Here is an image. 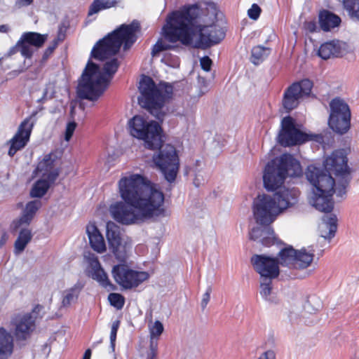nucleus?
Returning a JSON list of instances; mask_svg holds the SVG:
<instances>
[{"instance_id": "obj_1", "label": "nucleus", "mask_w": 359, "mask_h": 359, "mask_svg": "<svg viewBox=\"0 0 359 359\" xmlns=\"http://www.w3.org/2000/svg\"><path fill=\"white\" fill-rule=\"evenodd\" d=\"M302 174L299 162L290 154H283L266 165L263 171L264 187L274 193L258 195L254 199L252 211L257 223L268 226L298 203L299 191L283 184L287 176L297 177Z\"/></svg>"}, {"instance_id": "obj_2", "label": "nucleus", "mask_w": 359, "mask_h": 359, "mask_svg": "<svg viewBox=\"0 0 359 359\" xmlns=\"http://www.w3.org/2000/svg\"><path fill=\"white\" fill-rule=\"evenodd\" d=\"M117 186L122 201L112 203L109 210L118 223L127 226L138 224L154 216L165 215L163 192L142 175L126 173Z\"/></svg>"}, {"instance_id": "obj_3", "label": "nucleus", "mask_w": 359, "mask_h": 359, "mask_svg": "<svg viewBox=\"0 0 359 359\" xmlns=\"http://www.w3.org/2000/svg\"><path fill=\"white\" fill-rule=\"evenodd\" d=\"M198 9L196 5L184 8L170 13L166 18L161 34L170 43L180 42L182 45H215L225 37V31L216 22L217 9L210 5L208 14L210 20H203V23H192Z\"/></svg>"}, {"instance_id": "obj_4", "label": "nucleus", "mask_w": 359, "mask_h": 359, "mask_svg": "<svg viewBox=\"0 0 359 359\" xmlns=\"http://www.w3.org/2000/svg\"><path fill=\"white\" fill-rule=\"evenodd\" d=\"M118 65L116 59L107 61L102 70L88 62L79 81L77 93L79 97L91 101L97 100L107 88Z\"/></svg>"}, {"instance_id": "obj_5", "label": "nucleus", "mask_w": 359, "mask_h": 359, "mask_svg": "<svg viewBox=\"0 0 359 359\" xmlns=\"http://www.w3.org/2000/svg\"><path fill=\"white\" fill-rule=\"evenodd\" d=\"M305 175L311 184L308 194L309 204L320 212H331L334 207L332 195L335 186L332 175L316 165H309Z\"/></svg>"}, {"instance_id": "obj_6", "label": "nucleus", "mask_w": 359, "mask_h": 359, "mask_svg": "<svg viewBox=\"0 0 359 359\" xmlns=\"http://www.w3.org/2000/svg\"><path fill=\"white\" fill-rule=\"evenodd\" d=\"M141 95L138 97L140 104L150 110L151 114L157 119L163 121L165 112L161 110L164 102L172 94V86L165 83L156 86L149 76L141 78L139 85Z\"/></svg>"}, {"instance_id": "obj_7", "label": "nucleus", "mask_w": 359, "mask_h": 359, "mask_svg": "<svg viewBox=\"0 0 359 359\" xmlns=\"http://www.w3.org/2000/svg\"><path fill=\"white\" fill-rule=\"evenodd\" d=\"M130 135L143 142L145 148L156 150L163 142V130L159 123L136 115L128 122Z\"/></svg>"}, {"instance_id": "obj_8", "label": "nucleus", "mask_w": 359, "mask_h": 359, "mask_svg": "<svg viewBox=\"0 0 359 359\" xmlns=\"http://www.w3.org/2000/svg\"><path fill=\"white\" fill-rule=\"evenodd\" d=\"M157 149L159 151L153 155L152 161L165 179L172 182L175 180L180 168V159L176 149L170 144H162Z\"/></svg>"}, {"instance_id": "obj_9", "label": "nucleus", "mask_w": 359, "mask_h": 359, "mask_svg": "<svg viewBox=\"0 0 359 359\" xmlns=\"http://www.w3.org/2000/svg\"><path fill=\"white\" fill-rule=\"evenodd\" d=\"M278 142L283 146H292L313 140L321 143L323 137L321 135L307 134L302 131L290 116H286L281 121V130L278 137Z\"/></svg>"}, {"instance_id": "obj_10", "label": "nucleus", "mask_w": 359, "mask_h": 359, "mask_svg": "<svg viewBox=\"0 0 359 359\" xmlns=\"http://www.w3.org/2000/svg\"><path fill=\"white\" fill-rule=\"evenodd\" d=\"M141 31L140 22L135 20L130 24H122L95 45H133L140 36Z\"/></svg>"}, {"instance_id": "obj_11", "label": "nucleus", "mask_w": 359, "mask_h": 359, "mask_svg": "<svg viewBox=\"0 0 359 359\" xmlns=\"http://www.w3.org/2000/svg\"><path fill=\"white\" fill-rule=\"evenodd\" d=\"M111 274L115 282L125 290L136 288L150 277L147 271L133 269L125 264L115 265Z\"/></svg>"}, {"instance_id": "obj_12", "label": "nucleus", "mask_w": 359, "mask_h": 359, "mask_svg": "<svg viewBox=\"0 0 359 359\" xmlns=\"http://www.w3.org/2000/svg\"><path fill=\"white\" fill-rule=\"evenodd\" d=\"M314 257V250L311 247L294 250L292 246L283 248L279 252L281 266L294 267L299 269L308 268Z\"/></svg>"}, {"instance_id": "obj_13", "label": "nucleus", "mask_w": 359, "mask_h": 359, "mask_svg": "<svg viewBox=\"0 0 359 359\" xmlns=\"http://www.w3.org/2000/svg\"><path fill=\"white\" fill-rule=\"evenodd\" d=\"M330 128L337 133H346L350 128L351 111L348 105L343 100L334 98L330 102Z\"/></svg>"}, {"instance_id": "obj_14", "label": "nucleus", "mask_w": 359, "mask_h": 359, "mask_svg": "<svg viewBox=\"0 0 359 359\" xmlns=\"http://www.w3.org/2000/svg\"><path fill=\"white\" fill-rule=\"evenodd\" d=\"M106 237L109 248L119 262H125L128 257L130 243L128 238L121 236L120 227L113 222L106 225Z\"/></svg>"}, {"instance_id": "obj_15", "label": "nucleus", "mask_w": 359, "mask_h": 359, "mask_svg": "<svg viewBox=\"0 0 359 359\" xmlns=\"http://www.w3.org/2000/svg\"><path fill=\"white\" fill-rule=\"evenodd\" d=\"M255 270L260 275V278H276L280 273L279 265H281L279 258L265 255H255L251 259Z\"/></svg>"}, {"instance_id": "obj_16", "label": "nucleus", "mask_w": 359, "mask_h": 359, "mask_svg": "<svg viewBox=\"0 0 359 359\" xmlns=\"http://www.w3.org/2000/svg\"><path fill=\"white\" fill-rule=\"evenodd\" d=\"M324 167L327 171L333 172L336 176L341 177L343 182L347 183L349 178V168L344 150L333 151L324 161Z\"/></svg>"}, {"instance_id": "obj_17", "label": "nucleus", "mask_w": 359, "mask_h": 359, "mask_svg": "<svg viewBox=\"0 0 359 359\" xmlns=\"http://www.w3.org/2000/svg\"><path fill=\"white\" fill-rule=\"evenodd\" d=\"M34 125V116L25 118L20 125L14 137L10 140L8 155L13 156L15 153L25 147L29 140L30 135Z\"/></svg>"}, {"instance_id": "obj_18", "label": "nucleus", "mask_w": 359, "mask_h": 359, "mask_svg": "<svg viewBox=\"0 0 359 359\" xmlns=\"http://www.w3.org/2000/svg\"><path fill=\"white\" fill-rule=\"evenodd\" d=\"M34 322L31 313H19L12 318L10 326L18 339H25L34 330Z\"/></svg>"}, {"instance_id": "obj_19", "label": "nucleus", "mask_w": 359, "mask_h": 359, "mask_svg": "<svg viewBox=\"0 0 359 359\" xmlns=\"http://www.w3.org/2000/svg\"><path fill=\"white\" fill-rule=\"evenodd\" d=\"M37 177H43L55 182L59 175L57 160L55 154H49L43 156L34 171Z\"/></svg>"}, {"instance_id": "obj_20", "label": "nucleus", "mask_w": 359, "mask_h": 359, "mask_svg": "<svg viewBox=\"0 0 359 359\" xmlns=\"http://www.w3.org/2000/svg\"><path fill=\"white\" fill-rule=\"evenodd\" d=\"M353 46H316L313 53L323 60L334 57H353Z\"/></svg>"}, {"instance_id": "obj_21", "label": "nucleus", "mask_w": 359, "mask_h": 359, "mask_svg": "<svg viewBox=\"0 0 359 359\" xmlns=\"http://www.w3.org/2000/svg\"><path fill=\"white\" fill-rule=\"evenodd\" d=\"M41 201L39 200H34L27 203L22 211L20 217L13 221V228L18 229L23 226H29L38 210L41 208Z\"/></svg>"}, {"instance_id": "obj_22", "label": "nucleus", "mask_w": 359, "mask_h": 359, "mask_svg": "<svg viewBox=\"0 0 359 359\" xmlns=\"http://www.w3.org/2000/svg\"><path fill=\"white\" fill-rule=\"evenodd\" d=\"M14 337L4 327H0V359H9L14 352Z\"/></svg>"}, {"instance_id": "obj_23", "label": "nucleus", "mask_w": 359, "mask_h": 359, "mask_svg": "<svg viewBox=\"0 0 359 359\" xmlns=\"http://www.w3.org/2000/svg\"><path fill=\"white\" fill-rule=\"evenodd\" d=\"M86 233L90 245L95 251L97 253H103L106 251L104 238L94 223H89L86 226Z\"/></svg>"}, {"instance_id": "obj_24", "label": "nucleus", "mask_w": 359, "mask_h": 359, "mask_svg": "<svg viewBox=\"0 0 359 359\" xmlns=\"http://www.w3.org/2000/svg\"><path fill=\"white\" fill-rule=\"evenodd\" d=\"M250 238L262 243L265 246L274 244L276 240L273 229L268 226L253 228L250 233Z\"/></svg>"}, {"instance_id": "obj_25", "label": "nucleus", "mask_w": 359, "mask_h": 359, "mask_svg": "<svg viewBox=\"0 0 359 359\" xmlns=\"http://www.w3.org/2000/svg\"><path fill=\"white\" fill-rule=\"evenodd\" d=\"M82 289L83 285L77 283L72 287L63 290L61 293L60 309H68L76 303Z\"/></svg>"}, {"instance_id": "obj_26", "label": "nucleus", "mask_w": 359, "mask_h": 359, "mask_svg": "<svg viewBox=\"0 0 359 359\" xmlns=\"http://www.w3.org/2000/svg\"><path fill=\"white\" fill-rule=\"evenodd\" d=\"M337 229V218L334 214L323 216L319 225L320 236L325 239H331L335 235Z\"/></svg>"}, {"instance_id": "obj_27", "label": "nucleus", "mask_w": 359, "mask_h": 359, "mask_svg": "<svg viewBox=\"0 0 359 359\" xmlns=\"http://www.w3.org/2000/svg\"><path fill=\"white\" fill-rule=\"evenodd\" d=\"M299 87L297 85H291L284 93L283 98V106L287 111H291L296 108L302 95L299 93Z\"/></svg>"}, {"instance_id": "obj_28", "label": "nucleus", "mask_w": 359, "mask_h": 359, "mask_svg": "<svg viewBox=\"0 0 359 359\" xmlns=\"http://www.w3.org/2000/svg\"><path fill=\"white\" fill-rule=\"evenodd\" d=\"M185 174L193 176V183L196 187L203 184L208 178V175L203 170L200 161H196L192 165L187 166Z\"/></svg>"}, {"instance_id": "obj_29", "label": "nucleus", "mask_w": 359, "mask_h": 359, "mask_svg": "<svg viewBox=\"0 0 359 359\" xmlns=\"http://www.w3.org/2000/svg\"><path fill=\"white\" fill-rule=\"evenodd\" d=\"M341 18L328 11H323L319 13L320 28L325 32L339 26Z\"/></svg>"}, {"instance_id": "obj_30", "label": "nucleus", "mask_w": 359, "mask_h": 359, "mask_svg": "<svg viewBox=\"0 0 359 359\" xmlns=\"http://www.w3.org/2000/svg\"><path fill=\"white\" fill-rule=\"evenodd\" d=\"M148 329L150 337L149 350L157 351L158 340L163 332V325L159 320L154 322L151 320L148 325Z\"/></svg>"}, {"instance_id": "obj_31", "label": "nucleus", "mask_w": 359, "mask_h": 359, "mask_svg": "<svg viewBox=\"0 0 359 359\" xmlns=\"http://www.w3.org/2000/svg\"><path fill=\"white\" fill-rule=\"evenodd\" d=\"M48 39V34L37 32H25L15 45H43Z\"/></svg>"}, {"instance_id": "obj_32", "label": "nucleus", "mask_w": 359, "mask_h": 359, "mask_svg": "<svg viewBox=\"0 0 359 359\" xmlns=\"http://www.w3.org/2000/svg\"><path fill=\"white\" fill-rule=\"evenodd\" d=\"M32 238L31 229L29 228H21L18 237L14 244V252L15 254L21 253Z\"/></svg>"}, {"instance_id": "obj_33", "label": "nucleus", "mask_w": 359, "mask_h": 359, "mask_svg": "<svg viewBox=\"0 0 359 359\" xmlns=\"http://www.w3.org/2000/svg\"><path fill=\"white\" fill-rule=\"evenodd\" d=\"M120 48L121 46H94L91 54L95 59L104 60L116 55Z\"/></svg>"}, {"instance_id": "obj_34", "label": "nucleus", "mask_w": 359, "mask_h": 359, "mask_svg": "<svg viewBox=\"0 0 359 359\" xmlns=\"http://www.w3.org/2000/svg\"><path fill=\"white\" fill-rule=\"evenodd\" d=\"M273 278H260V295L269 302L277 303L278 300L272 290L271 280Z\"/></svg>"}, {"instance_id": "obj_35", "label": "nucleus", "mask_w": 359, "mask_h": 359, "mask_svg": "<svg viewBox=\"0 0 359 359\" xmlns=\"http://www.w3.org/2000/svg\"><path fill=\"white\" fill-rule=\"evenodd\" d=\"M271 53L269 46H252L250 50V61L255 65L262 63Z\"/></svg>"}, {"instance_id": "obj_36", "label": "nucleus", "mask_w": 359, "mask_h": 359, "mask_svg": "<svg viewBox=\"0 0 359 359\" xmlns=\"http://www.w3.org/2000/svg\"><path fill=\"white\" fill-rule=\"evenodd\" d=\"M39 178L31 190L30 194L32 197H42L46 194L50 184L54 182L43 177Z\"/></svg>"}, {"instance_id": "obj_37", "label": "nucleus", "mask_w": 359, "mask_h": 359, "mask_svg": "<svg viewBox=\"0 0 359 359\" xmlns=\"http://www.w3.org/2000/svg\"><path fill=\"white\" fill-rule=\"evenodd\" d=\"M90 276L108 291L114 290L116 289V286L109 280L107 273L102 268L90 273Z\"/></svg>"}, {"instance_id": "obj_38", "label": "nucleus", "mask_w": 359, "mask_h": 359, "mask_svg": "<svg viewBox=\"0 0 359 359\" xmlns=\"http://www.w3.org/2000/svg\"><path fill=\"white\" fill-rule=\"evenodd\" d=\"M117 3V0H94L90 6L88 15H91L98 13L100 11L109 8L114 6Z\"/></svg>"}, {"instance_id": "obj_39", "label": "nucleus", "mask_w": 359, "mask_h": 359, "mask_svg": "<svg viewBox=\"0 0 359 359\" xmlns=\"http://www.w3.org/2000/svg\"><path fill=\"white\" fill-rule=\"evenodd\" d=\"M344 5L352 17L359 20V0H344Z\"/></svg>"}, {"instance_id": "obj_40", "label": "nucleus", "mask_w": 359, "mask_h": 359, "mask_svg": "<svg viewBox=\"0 0 359 359\" xmlns=\"http://www.w3.org/2000/svg\"><path fill=\"white\" fill-rule=\"evenodd\" d=\"M68 26L65 23H62L58 26L56 35L53 40V45H58L63 43L67 37V32Z\"/></svg>"}, {"instance_id": "obj_41", "label": "nucleus", "mask_w": 359, "mask_h": 359, "mask_svg": "<svg viewBox=\"0 0 359 359\" xmlns=\"http://www.w3.org/2000/svg\"><path fill=\"white\" fill-rule=\"evenodd\" d=\"M292 85H297L299 87V93L303 97L304 96L309 95L311 91L313 83L309 79H304L298 83H294Z\"/></svg>"}, {"instance_id": "obj_42", "label": "nucleus", "mask_w": 359, "mask_h": 359, "mask_svg": "<svg viewBox=\"0 0 359 359\" xmlns=\"http://www.w3.org/2000/svg\"><path fill=\"white\" fill-rule=\"evenodd\" d=\"M108 299L111 305L117 309H122L125 303L124 297L118 293L109 294Z\"/></svg>"}, {"instance_id": "obj_43", "label": "nucleus", "mask_w": 359, "mask_h": 359, "mask_svg": "<svg viewBox=\"0 0 359 359\" xmlns=\"http://www.w3.org/2000/svg\"><path fill=\"white\" fill-rule=\"evenodd\" d=\"M85 258L90 268V273H92L102 268L97 257L95 255L89 254L88 255L85 256Z\"/></svg>"}, {"instance_id": "obj_44", "label": "nucleus", "mask_w": 359, "mask_h": 359, "mask_svg": "<svg viewBox=\"0 0 359 359\" xmlns=\"http://www.w3.org/2000/svg\"><path fill=\"white\" fill-rule=\"evenodd\" d=\"M76 128V123H75V121H70L67 124L65 133V140L67 142H69L72 138Z\"/></svg>"}, {"instance_id": "obj_45", "label": "nucleus", "mask_w": 359, "mask_h": 359, "mask_svg": "<svg viewBox=\"0 0 359 359\" xmlns=\"http://www.w3.org/2000/svg\"><path fill=\"white\" fill-rule=\"evenodd\" d=\"M120 322L118 320H116L112 323L111 332H110V341L112 349H114L115 346V341L116 339V334L119 327Z\"/></svg>"}, {"instance_id": "obj_46", "label": "nucleus", "mask_w": 359, "mask_h": 359, "mask_svg": "<svg viewBox=\"0 0 359 359\" xmlns=\"http://www.w3.org/2000/svg\"><path fill=\"white\" fill-rule=\"evenodd\" d=\"M261 8L255 4H254L248 11L249 17L253 20H257L259 18Z\"/></svg>"}, {"instance_id": "obj_47", "label": "nucleus", "mask_w": 359, "mask_h": 359, "mask_svg": "<svg viewBox=\"0 0 359 359\" xmlns=\"http://www.w3.org/2000/svg\"><path fill=\"white\" fill-rule=\"evenodd\" d=\"M211 292L212 288L210 287H208L206 289L205 292L203 294L201 302V308L203 309H205L206 308L208 302H210Z\"/></svg>"}, {"instance_id": "obj_48", "label": "nucleus", "mask_w": 359, "mask_h": 359, "mask_svg": "<svg viewBox=\"0 0 359 359\" xmlns=\"http://www.w3.org/2000/svg\"><path fill=\"white\" fill-rule=\"evenodd\" d=\"M200 63H201V68L204 71L209 72L210 70V69H211V66H212V62L209 58V57L204 56V57L201 58Z\"/></svg>"}, {"instance_id": "obj_49", "label": "nucleus", "mask_w": 359, "mask_h": 359, "mask_svg": "<svg viewBox=\"0 0 359 359\" xmlns=\"http://www.w3.org/2000/svg\"><path fill=\"white\" fill-rule=\"evenodd\" d=\"M194 111V107L191 106L188 109H184L182 112L178 111L177 115L185 116L188 120H193Z\"/></svg>"}, {"instance_id": "obj_50", "label": "nucleus", "mask_w": 359, "mask_h": 359, "mask_svg": "<svg viewBox=\"0 0 359 359\" xmlns=\"http://www.w3.org/2000/svg\"><path fill=\"white\" fill-rule=\"evenodd\" d=\"M17 48L16 51L20 52V53L25 57H30L32 55V50L30 46H15Z\"/></svg>"}, {"instance_id": "obj_51", "label": "nucleus", "mask_w": 359, "mask_h": 359, "mask_svg": "<svg viewBox=\"0 0 359 359\" xmlns=\"http://www.w3.org/2000/svg\"><path fill=\"white\" fill-rule=\"evenodd\" d=\"M177 46H154L153 49H152V51H151V55L153 57H156L158 55L159 53L162 52V51H164L168 48H176Z\"/></svg>"}, {"instance_id": "obj_52", "label": "nucleus", "mask_w": 359, "mask_h": 359, "mask_svg": "<svg viewBox=\"0 0 359 359\" xmlns=\"http://www.w3.org/2000/svg\"><path fill=\"white\" fill-rule=\"evenodd\" d=\"M259 359H276V355L272 351H267L262 353Z\"/></svg>"}, {"instance_id": "obj_53", "label": "nucleus", "mask_w": 359, "mask_h": 359, "mask_svg": "<svg viewBox=\"0 0 359 359\" xmlns=\"http://www.w3.org/2000/svg\"><path fill=\"white\" fill-rule=\"evenodd\" d=\"M306 29L309 32H315L317 29L316 23L314 21H310L305 24Z\"/></svg>"}, {"instance_id": "obj_54", "label": "nucleus", "mask_w": 359, "mask_h": 359, "mask_svg": "<svg viewBox=\"0 0 359 359\" xmlns=\"http://www.w3.org/2000/svg\"><path fill=\"white\" fill-rule=\"evenodd\" d=\"M33 0H19L16 4L18 7L28 6L32 3Z\"/></svg>"}, {"instance_id": "obj_55", "label": "nucleus", "mask_w": 359, "mask_h": 359, "mask_svg": "<svg viewBox=\"0 0 359 359\" xmlns=\"http://www.w3.org/2000/svg\"><path fill=\"white\" fill-rule=\"evenodd\" d=\"M157 351L149 350L147 353L146 359H156Z\"/></svg>"}, {"instance_id": "obj_56", "label": "nucleus", "mask_w": 359, "mask_h": 359, "mask_svg": "<svg viewBox=\"0 0 359 359\" xmlns=\"http://www.w3.org/2000/svg\"><path fill=\"white\" fill-rule=\"evenodd\" d=\"M10 30L9 26L7 25H0V32L6 33Z\"/></svg>"}, {"instance_id": "obj_57", "label": "nucleus", "mask_w": 359, "mask_h": 359, "mask_svg": "<svg viewBox=\"0 0 359 359\" xmlns=\"http://www.w3.org/2000/svg\"><path fill=\"white\" fill-rule=\"evenodd\" d=\"M91 356V351L90 349H87L83 355V359H90Z\"/></svg>"}, {"instance_id": "obj_58", "label": "nucleus", "mask_w": 359, "mask_h": 359, "mask_svg": "<svg viewBox=\"0 0 359 359\" xmlns=\"http://www.w3.org/2000/svg\"><path fill=\"white\" fill-rule=\"evenodd\" d=\"M7 241V236L4 234L0 240V248H1Z\"/></svg>"}, {"instance_id": "obj_59", "label": "nucleus", "mask_w": 359, "mask_h": 359, "mask_svg": "<svg viewBox=\"0 0 359 359\" xmlns=\"http://www.w3.org/2000/svg\"><path fill=\"white\" fill-rule=\"evenodd\" d=\"M55 46H49L46 51V57H48V55L51 54L53 52Z\"/></svg>"}, {"instance_id": "obj_60", "label": "nucleus", "mask_w": 359, "mask_h": 359, "mask_svg": "<svg viewBox=\"0 0 359 359\" xmlns=\"http://www.w3.org/2000/svg\"><path fill=\"white\" fill-rule=\"evenodd\" d=\"M321 45H330V46H332V45H337V44L335 43V42L334 41H328V42L323 43Z\"/></svg>"}, {"instance_id": "obj_61", "label": "nucleus", "mask_w": 359, "mask_h": 359, "mask_svg": "<svg viewBox=\"0 0 359 359\" xmlns=\"http://www.w3.org/2000/svg\"><path fill=\"white\" fill-rule=\"evenodd\" d=\"M310 306H311V302L310 301L306 304V305L305 306V309H306L307 311H309L310 309Z\"/></svg>"}, {"instance_id": "obj_62", "label": "nucleus", "mask_w": 359, "mask_h": 359, "mask_svg": "<svg viewBox=\"0 0 359 359\" xmlns=\"http://www.w3.org/2000/svg\"><path fill=\"white\" fill-rule=\"evenodd\" d=\"M155 45H156V46H158V45H163L161 40V39H159V40L156 43V44H155Z\"/></svg>"}, {"instance_id": "obj_63", "label": "nucleus", "mask_w": 359, "mask_h": 359, "mask_svg": "<svg viewBox=\"0 0 359 359\" xmlns=\"http://www.w3.org/2000/svg\"><path fill=\"white\" fill-rule=\"evenodd\" d=\"M130 46H123L124 51H127L129 49Z\"/></svg>"}, {"instance_id": "obj_64", "label": "nucleus", "mask_w": 359, "mask_h": 359, "mask_svg": "<svg viewBox=\"0 0 359 359\" xmlns=\"http://www.w3.org/2000/svg\"><path fill=\"white\" fill-rule=\"evenodd\" d=\"M353 359H359V353H355Z\"/></svg>"}]
</instances>
